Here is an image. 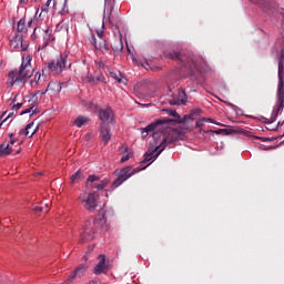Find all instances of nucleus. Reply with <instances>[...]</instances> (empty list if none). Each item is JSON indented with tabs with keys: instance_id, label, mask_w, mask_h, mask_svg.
Segmentation results:
<instances>
[{
	"instance_id": "nucleus-1",
	"label": "nucleus",
	"mask_w": 284,
	"mask_h": 284,
	"mask_svg": "<svg viewBox=\"0 0 284 284\" xmlns=\"http://www.w3.org/2000/svg\"><path fill=\"white\" fill-rule=\"evenodd\" d=\"M171 143H174L172 139L169 136H165V134L162 135V142L160 145L155 146V150H148V152L144 154V159L141 161V168L132 169V166H126L120 171L119 176L114 180L112 183L113 187H119L121 184L125 183L128 179L134 176V174H138V172H141L142 170H145L150 166H143L144 163H148L152 161V159H156L161 155V152L168 148V145H171Z\"/></svg>"
},
{
	"instance_id": "nucleus-2",
	"label": "nucleus",
	"mask_w": 284,
	"mask_h": 284,
	"mask_svg": "<svg viewBox=\"0 0 284 284\" xmlns=\"http://www.w3.org/2000/svg\"><path fill=\"white\" fill-rule=\"evenodd\" d=\"M32 72H34L32 69V57H22L20 69L9 72V81L11 85H14V83H21L22 81H26V79H30V77H32Z\"/></svg>"
},
{
	"instance_id": "nucleus-3",
	"label": "nucleus",
	"mask_w": 284,
	"mask_h": 284,
	"mask_svg": "<svg viewBox=\"0 0 284 284\" xmlns=\"http://www.w3.org/2000/svg\"><path fill=\"white\" fill-rule=\"evenodd\" d=\"M99 193H97V191H92L90 193L87 192H82L79 195V201L82 203L83 207L88 211V212H94V210H97V207H99Z\"/></svg>"
},
{
	"instance_id": "nucleus-4",
	"label": "nucleus",
	"mask_w": 284,
	"mask_h": 284,
	"mask_svg": "<svg viewBox=\"0 0 284 284\" xmlns=\"http://www.w3.org/2000/svg\"><path fill=\"white\" fill-rule=\"evenodd\" d=\"M99 230V220L87 221L80 231V243H88V241H93Z\"/></svg>"
},
{
	"instance_id": "nucleus-5",
	"label": "nucleus",
	"mask_w": 284,
	"mask_h": 284,
	"mask_svg": "<svg viewBox=\"0 0 284 284\" xmlns=\"http://www.w3.org/2000/svg\"><path fill=\"white\" fill-rule=\"evenodd\" d=\"M170 59H176L178 61H181L182 65L184 68H189V70H199L201 59L196 58V55H190L189 58L185 55H182L181 53L173 51L169 53Z\"/></svg>"
},
{
	"instance_id": "nucleus-6",
	"label": "nucleus",
	"mask_w": 284,
	"mask_h": 284,
	"mask_svg": "<svg viewBox=\"0 0 284 284\" xmlns=\"http://www.w3.org/2000/svg\"><path fill=\"white\" fill-rule=\"evenodd\" d=\"M85 185L87 189L90 190V192H94L93 190H98V192H101V190H105V187L110 185V180H101V178L97 175H89Z\"/></svg>"
},
{
	"instance_id": "nucleus-7",
	"label": "nucleus",
	"mask_w": 284,
	"mask_h": 284,
	"mask_svg": "<svg viewBox=\"0 0 284 284\" xmlns=\"http://www.w3.org/2000/svg\"><path fill=\"white\" fill-rule=\"evenodd\" d=\"M68 65V54L61 53L55 60H52L48 63L49 70L53 74H61Z\"/></svg>"
},
{
	"instance_id": "nucleus-8",
	"label": "nucleus",
	"mask_w": 284,
	"mask_h": 284,
	"mask_svg": "<svg viewBox=\"0 0 284 284\" xmlns=\"http://www.w3.org/2000/svg\"><path fill=\"white\" fill-rule=\"evenodd\" d=\"M37 32H39L40 34L41 32L43 33L42 48H48V45H50V42L54 41V37H52V30H50V28H47L45 30L41 29V27L34 28L33 34L31 36L33 40L37 39Z\"/></svg>"
},
{
	"instance_id": "nucleus-9",
	"label": "nucleus",
	"mask_w": 284,
	"mask_h": 284,
	"mask_svg": "<svg viewBox=\"0 0 284 284\" xmlns=\"http://www.w3.org/2000/svg\"><path fill=\"white\" fill-rule=\"evenodd\" d=\"M88 272V265L80 264L75 270L69 275L64 281L65 284L72 283L75 278H82V276Z\"/></svg>"
},
{
	"instance_id": "nucleus-10",
	"label": "nucleus",
	"mask_w": 284,
	"mask_h": 284,
	"mask_svg": "<svg viewBox=\"0 0 284 284\" xmlns=\"http://www.w3.org/2000/svg\"><path fill=\"white\" fill-rule=\"evenodd\" d=\"M171 122L172 120L170 119L158 120L156 122L149 124L146 128L141 129V132L143 136H146L148 134H150V132H154L156 128H161V125H168V123H171Z\"/></svg>"
},
{
	"instance_id": "nucleus-11",
	"label": "nucleus",
	"mask_w": 284,
	"mask_h": 284,
	"mask_svg": "<svg viewBox=\"0 0 284 284\" xmlns=\"http://www.w3.org/2000/svg\"><path fill=\"white\" fill-rule=\"evenodd\" d=\"M99 119L102 121L101 123L112 122L114 120V112H112V108L108 106L106 109H100Z\"/></svg>"
},
{
	"instance_id": "nucleus-12",
	"label": "nucleus",
	"mask_w": 284,
	"mask_h": 284,
	"mask_svg": "<svg viewBox=\"0 0 284 284\" xmlns=\"http://www.w3.org/2000/svg\"><path fill=\"white\" fill-rule=\"evenodd\" d=\"M187 101V94L185 90L181 89L178 91L176 98L169 100L170 105H183Z\"/></svg>"
},
{
	"instance_id": "nucleus-13",
	"label": "nucleus",
	"mask_w": 284,
	"mask_h": 284,
	"mask_svg": "<svg viewBox=\"0 0 284 284\" xmlns=\"http://www.w3.org/2000/svg\"><path fill=\"white\" fill-rule=\"evenodd\" d=\"M100 136H101L102 143L104 145L106 143H110V140L112 139V135L110 134V125H108V123H101L100 124Z\"/></svg>"
},
{
	"instance_id": "nucleus-14",
	"label": "nucleus",
	"mask_w": 284,
	"mask_h": 284,
	"mask_svg": "<svg viewBox=\"0 0 284 284\" xmlns=\"http://www.w3.org/2000/svg\"><path fill=\"white\" fill-rule=\"evenodd\" d=\"M108 270V264H105V255H99V263L93 268V274H105Z\"/></svg>"
},
{
	"instance_id": "nucleus-15",
	"label": "nucleus",
	"mask_w": 284,
	"mask_h": 284,
	"mask_svg": "<svg viewBox=\"0 0 284 284\" xmlns=\"http://www.w3.org/2000/svg\"><path fill=\"white\" fill-rule=\"evenodd\" d=\"M19 43H20L21 50L26 52V50H28V47H29L28 41H26V37L21 34H16V38L11 40V45H13V48H19Z\"/></svg>"
},
{
	"instance_id": "nucleus-16",
	"label": "nucleus",
	"mask_w": 284,
	"mask_h": 284,
	"mask_svg": "<svg viewBox=\"0 0 284 284\" xmlns=\"http://www.w3.org/2000/svg\"><path fill=\"white\" fill-rule=\"evenodd\" d=\"M48 79V75L45 74V70H42L41 72H37L33 80H31L32 88H37V85H43Z\"/></svg>"
},
{
	"instance_id": "nucleus-17",
	"label": "nucleus",
	"mask_w": 284,
	"mask_h": 284,
	"mask_svg": "<svg viewBox=\"0 0 284 284\" xmlns=\"http://www.w3.org/2000/svg\"><path fill=\"white\" fill-rule=\"evenodd\" d=\"M32 128H34V122L27 124L26 129H21L19 131V134H24V136H29V139H32V136L37 134V131L39 130V125H37L34 130H32Z\"/></svg>"
},
{
	"instance_id": "nucleus-18",
	"label": "nucleus",
	"mask_w": 284,
	"mask_h": 284,
	"mask_svg": "<svg viewBox=\"0 0 284 284\" xmlns=\"http://www.w3.org/2000/svg\"><path fill=\"white\" fill-rule=\"evenodd\" d=\"M17 142V140L11 139L9 144L2 143L0 145V156H8L12 154V145Z\"/></svg>"
},
{
	"instance_id": "nucleus-19",
	"label": "nucleus",
	"mask_w": 284,
	"mask_h": 284,
	"mask_svg": "<svg viewBox=\"0 0 284 284\" xmlns=\"http://www.w3.org/2000/svg\"><path fill=\"white\" fill-rule=\"evenodd\" d=\"M82 79L90 83V85H97V77L90 74V68L85 67V71L82 73Z\"/></svg>"
},
{
	"instance_id": "nucleus-20",
	"label": "nucleus",
	"mask_w": 284,
	"mask_h": 284,
	"mask_svg": "<svg viewBox=\"0 0 284 284\" xmlns=\"http://www.w3.org/2000/svg\"><path fill=\"white\" fill-rule=\"evenodd\" d=\"M17 34L20 37H27L28 34V26H26V19H20L17 27Z\"/></svg>"
},
{
	"instance_id": "nucleus-21",
	"label": "nucleus",
	"mask_w": 284,
	"mask_h": 284,
	"mask_svg": "<svg viewBox=\"0 0 284 284\" xmlns=\"http://www.w3.org/2000/svg\"><path fill=\"white\" fill-rule=\"evenodd\" d=\"M110 77H112V79H114L118 83H122L123 85H128V79L121 78V72L116 73L114 71H111Z\"/></svg>"
},
{
	"instance_id": "nucleus-22",
	"label": "nucleus",
	"mask_w": 284,
	"mask_h": 284,
	"mask_svg": "<svg viewBox=\"0 0 284 284\" xmlns=\"http://www.w3.org/2000/svg\"><path fill=\"white\" fill-rule=\"evenodd\" d=\"M47 92H61V83L54 81L49 82Z\"/></svg>"
},
{
	"instance_id": "nucleus-23",
	"label": "nucleus",
	"mask_w": 284,
	"mask_h": 284,
	"mask_svg": "<svg viewBox=\"0 0 284 284\" xmlns=\"http://www.w3.org/2000/svg\"><path fill=\"white\" fill-rule=\"evenodd\" d=\"M98 50H101L102 54H108L110 52V44L105 40H101L98 44Z\"/></svg>"
},
{
	"instance_id": "nucleus-24",
	"label": "nucleus",
	"mask_w": 284,
	"mask_h": 284,
	"mask_svg": "<svg viewBox=\"0 0 284 284\" xmlns=\"http://www.w3.org/2000/svg\"><path fill=\"white\" fill-rule=\"evenodd\" d=\"M90 121V119H88L87 116L80 115L74 120V125L77 128H83V125H85V123H88Z\"/></svg>"
},
{
	"instance_id": "nucleus-25",
	"label": "nucleus",
	"mask_w": 284,
	"mask_h": 284,
	"mask_svg": "<svg viewBox=\"0 0 284 284\" xmlns=\"http://www.w3.org/2000/svg\"><path fill=\"white\" fill-rule=\"evenodd\" d=\"M31 210H33V212H44V213L50 212V207L48 206V204H44V206L34 204L31 206Z\"/></svg>"
},
{
	"instance_id": "nucleus-26",
	"label": "nucleus",
	"mask_w": 284,
	"mask_h": 284,
	"mask_svg": "<svg viewBox=\"0 0 284 284\" xmlns=\"http://www.w3.org/2000/svg\"><path fill=\"white\" fill-rule=\"evenodd\" d=\"M203 111L201 110V109H193L191 112H190V114L187 115L189 116V119H192V120H194V119H196L197 116H201V113H202Z\"/></svg>"
},
{
	"instance_id": "nucleus-27",
	"label": "nucleus",
	"mask_w": 284,
	"mask_h": 284,
	"mask_svg": "<svg viewBox=\"0 0 284 284\" xmlns=\"http://www.w3.org/2000/svg\"><path fill=\"white\" fill-rule=\"evenodd\" d=\"M82 174L81 171H77L72 176H71V183H77L79 179H81Z\"/></svg>"
},
{
	"instance_id": "nucleus-28",
	"label": "nucleus",
	"mask_w": 284,
	"mask_h": 284,
	"mask_svg": "<svg viewBox=\"0 0 284 284\" xmlns=\"http://www.w3.org/2000/svg\"><path fill=\"white\" fill-rule=\"evenodd\" d=\"M205 121H211L210 119H205V118H202L200 120L196 121V124H195V128H203V125L205 124Z\"/></svg>"
},
{
	"instance_id": "nucleus-29",
	"label": "nucleus",
	"mask_w": 284,
	"mask_h": 284,
	"mask_svg": "<svg viewBox=\"0 0 284 284\" xmlns=\"http://www.w3.org/2000/svg\"><path fill=\"white\" fill-rule=\"evenodd\" d=\"M90 43L95 48V50H99V43H97V37H94V34H91Z\"/></svg>"
},
{
	"instance_id": "nucleus-30",
	"label": "nucleus",
	"mask_w": 284,
	"mask_h": 284,
	"mask_svg": "<svg viewBox=\"0 0 284 284\" xmlns=\"http://www.w3.org/2000/svg\"><path fill=\"white\" fill-rule=\"evenodd\" d=\"M216 134L230 135V134H232V130L231 129H220L216 131Z\"/></svg>"
},
{
	"instance_id": "nucleus-31",
	"label": "nucleus",
	"mask_w": 284,
	"mask_h": 284,
	"mask_svg": "<svg viewBox=\"0 0 284 284\" xmlns=\"http://www.w3.org/2000/svg\"><path fill=\"white\" fill-rule=\"evenodd\" d=\"M95 67L98 70H102V68H105V62L103 60H97Z\"/></svg>"
},
{
	"instance_id": "nucleus-32",
	"label": "nucleus",
	"mask_w": 284,
	"mask_h": 284,
	"mask_svg": "<svg viewBox=\"0 0 284 284\" xmlns=\"http://www.w3.org/2000/svg\"><path fill=\"white\" fill-rule=\"evenodd\" d=\"M131 156H132V154H130V153H128L126 155H123L121 158V163H125V161H130Z\"/></svg>"
},
{
	"instance_id": "nucleus-33",
	"label": "nucleus",
	"mask_w": 284,
	"mask_h": 284,
	"mask_svg": "<svg viewBox=\"0 0 284 284\" xmlns=\"http://www.w3.org/2000/svg\"><path fill=\"white\" fill-rule=\"evenodd\" d=\"M97 81H100L101 83L105 82V75H103V74L98 75V77L95 78V82H97Z\"/></svg>"
},
{
	"instance_id": "nucleus-34",
	"label": "nucleus",
	"mask_w": 284,
	"mask_h": 284,
	"mask_svg": "<svg viewBox=\"0 0 284 284\" xmlns=\"http://www.w3.org/2000/svg\"><path fill=\"white\" fill-rule=\"evenodd\" d=\"M32 110H34V106H30V108H28V109H26V110H23L20 114H30V112H32Z\"/></svg>"
},
{
	"instance_id": "nucleus-35",
	"label": "nucleus",
	"mask_w": 284,
	"mask_h": 284,
	"mask_svg": "<svg viewBox=\"0 0 284 284\" xmlns=\"http://www.w3.org/2000/svg\"><path fill=\"white\" fill-rule=\"evenodd\" d=\"M22 105H23V103H17L13 105V110H16V112H17V110H21Z\"/></svg>"
},
{
	"instance_id": "nucleus-36",
	"label": "nucleus",
	"mask_w": 284,
	"mask_h": 284,
	"mask_svg": "<svg viewBox=\"0 0 284 284\" xmlns=\"http://www.w3.org/2000/svg\"><path fill=\"white\" fill-rule=\"evenodd\" d=\"M171 116H174L175 119H179L180 115L176 113V111H170Z\"/></svg>"
},
{
	"instance_id": "nucleus-37",
	"label": "nucleus",
	"mask_w": 284,
	"mask_h": 284,
	"mask_svg": "<svg viewBox=\"0 0 284 284\" xmlns=\"http://www.w3.org/2000/svg\"><path fill=\"white\" fill-rule=\"evenodd\" d=\"M97 34L99 37V39H101V41H103V31H97Z\"/></svg>"
},
{
	"instance_id": "nucleus-38",
	"label": "nucleus",
	"mask_w": 284,
	"mask_h": 284,
	"mask_svg": "<svg viewBox=\"0 0 284 284\" xmlns=\"http://www.w3.org/2000/svg\"><path fill=\"white\" fill-rule=\"evenodd\" d=\"M251 3H255V6H261V0H250Z\"/></svg>"
},
{
	"instance_id": "nucleus-39",
	"label": "nucleus",
	"mask_w": 284,
	"mask_h": 284,
	"mask_svg": "<svg viewBox=\"0 0 284 284\" xmlns=\"http://www.w3.org/2000/svg\"><path fill=\"white\" fill-rule=\"evenodd\" d=\"M9 120H10V114L3 121L0 122V128H1V125H3V123H6Z\"/></svg>"
},
{
	"instance_id": "nucleus-40",
	"label": "nucleus",
	"mask_w": 284,
	"mask_h": 284,
	"mask_svg": "<svg viewBox=\"0 0 284 284\" xmlns=\"http://www.w3.org/2000/svg\"><path fill=\"white\" fill-rule=\"evenodd\" d=\"M37 94H48V89L45 90V91H43V90H40V91H37Z\"/></svg>"
},
{
	"instance_id": "nucleus-41",
	"label": "nucleus",
	"mask_w": 284,
	"mask_h": 284,
	"mask_svg": "<svg viewBox=\"0 0 284 284\" xmlns=\"http://www.w3.org/2000/svg\"><path fill=\"white\" fill-rule=\"evenodd\" d=\"M12 136H14V133L9 134V139H12Z\"/></svg>"
},
{
	"instance_id": "nucleus-42",
	"label": "nucleus",
	"mask_w": 284,
	"mask_h": 284,
	"mask_svg": "<svg viewBox=\"0 0 284 284\" xmlns=\"http://www.w3.org/2000/svg\"><path fill=\"white\" fill-rule=\"evenodd\" d=\"M156 136H159L158 133H153V139H156Z\"/></svg>"
},
{
	"instance_id": "nucleus-43",
	"label": "nucleus",
	"mask_w": 284,
	"mask_h": 284,
	"mask_svg": "<svg viewBox=\"0 0 284 284\" xmlns=\"http://www.w3.org/2000/svg\"><path fill=\"white\" fill-rule=\"evenodd\" d=\"M21 152V149H18L17 151H16V154H19Z\"/></svg>"
},
{
	"instance_id": "nucleus-44",
	"label": "nucleus",
	"mask_w": 284,
	"mask_h": 284,
	"mask_svg": "<svg viewBox=\"0 0 284 284\" xmlns=\"http://www.w3.org/2000/svg\"><path fill=\"white\" fill-rule=\"evenodd\" d=\"M28 0H20V3H26Z\"/></svg>"
},
{
	"instance_id": "nucleus-45",
	"label": "nucleus",
	"mask_w": 284,
	"mask_h": 284,
	"mask_svg": "<svg viewBox=\"0 0 284 284\" xmlns=\"http://www.w3.org/2000/svg\"><path fill=\"white\" fill-rule=\"evenodd\" d=\"M262 141H267V139L263 138Z\"/></svg>"
},
{
	"instance_id": "nucleus-46",
	"label": "nucleus",
	"mask_w": 284,
	"mask_h": 284,
	"mask_svg": "<svg viewBox=\"0 0 284 284\" xmlns=\"http://www.w3.org/2000/svg\"><path fill=\"white\" fill-rule=\"evenodd\" d=\"M32 24V21H29V26H31Z\"/></svg>"
},
{
	"instance_id": "nucleus-47",
	"label": "nucleus",
	"mask_w": 284,
	"mask_h": 284,
	"mask_svg": "<svg viewBox=\"0 0 284 284\" xmlns=\"http://www.w3.org/2000/svg\"><path fill=\"white\" fill-rule=\"evenodd\" d=\"M216 99H219V101H221V99L219 97H216Z\"/></svg>"
},
{
	"instance_id": "nucleus-48",
	"label": "nucleus",
	"mask_w": 284,
	"mask_h": 284,
	"mask_svg": "<svg viewBox=\"0 0 284 284\" xmlns=\"http://www.w3.org/2000/svg\"><path fill=\"white\" fill-rule=\"evenodd\" d=\"M216 99H219V101H221V99L219 97H216Z\"/></svg>"
},
{
	"instance_id": "nucleus-49",
	"label": "nucleus",
	"mask_w": 284,
	"mask_h": 284,
	"mask_svg": "<svg viewBox=\"0 0 284 284\" xmlns=\"http://www.w3.org/2000/svg\"><path fill=\"white\" fill-rule=\"evenodd\" d=\"M1 119H3V115H2V116H0V121H1Z\"/></svg>"
}]
</instances>
